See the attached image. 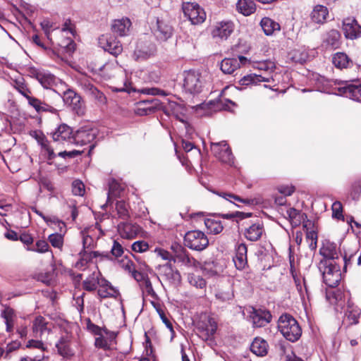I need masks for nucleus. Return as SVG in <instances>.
<instances>
[{
    "label": "nucleus",
    "instance_id": "nucleus-33",
    "mask_svg": "<svg viewBox=\"0 0 361 361\" xmlns=\"http://www.w3.org/2000/svg\"><path fill=\"white\" fill-rule=\"evenodd\" d=\"M361 315V309L353 303L348 302L347 309L345 313V319L350 325H355L359 323Z\"/></svg>",
    "mask_w": 361,
    "mask_h": 361
},
{
    "label": "nucleus",
    "instance_id": "nucleus-58",
    "mask_svg": "<svg viewBox=\"0 0 361 361\" xmlns=\"http://www.w3.org/2000/svg\"><path fill=\"white\" fill-rule=\"evenodd\" d=\"M332 217L338 220H344V216L343 214V204L340 201H336L331 206Z\"/></svg>",
    "mask_w": 361,
    "mask_h": 361
},
{
    "label": "nucleus",
    "instance_id": "nucleus-40",
    "mask_svg": "<svg viewBox=\"0 0 361 361\" xmlns=\"http://www.w3.org/2000/svg\"><path fill=\"white\" fill-rule=\"evenodd\" d=\"M204 224L208 233L214 235L221 233L224 227L223 221L217 219V216L205 219Z\"/></svg>",
    "mask_w": 361,
    "mask_h": 361
},
{
    "label": "nucleus",
    "instance_id": "nucleus-53",
    "mask_svg": "<svg viewBox=\"0 0 361 361\" xmlns=\"http://www.w3.org/2000/svg\"><path fill=\"white\" fill-rule=\"evenodd\" d=\"M348 195L353 200L357 201L360 199L361 196V178L355 180L351 184Z\"/></svg>",
    "mask_w": 361,
    "mask_h": 361
},
{
    "label": "nucleus",
    "instance_id": "nucleus-39",
    "mask_svg": "<svg viewBox=\"0 0 361 361\" xmlns=\"http://www.w3.org/2000/svg\"><path fill=\"white\" fill-rule=\"evenodd\" d=\"M94 259H96V263L104 260L112 259L111 255L107 252H100L99 251H85L83 252L82 259L85 260L87 262H92Z\"/></svg>",
    "mask_w": 361,
    "mask_h": 361
},
{
    "label": "nucleus",
    "instance_id": "nucleus-30",
    "mask_svg": "<svg viewBox=\"0 0 361 361\" xmlns=\"http://www.w3.org/2000/svg\"><path fill=\"white\" fill-rule=\"evenodd\" d=\"M332 63L336 68L341 70L353 66V60L343 51H338L332 56Z\"/></svg>",
    "mask_w": 361,
    "mask_h": 361
},
{
    "label": "nucleus",
    "instance_id": "nucleus-14",
    "mask_svg": "<svg viewBox=\"0 0 361 361\" xmlns=\"http://www.w3.org/2000/svg\"><path fill=\"white\" fill-rule=\"evenodd\" d=\"M255 328L264 327L271 322L272 315L267 310L253 308L250 315Z\"/></svg>",
    "mask_w": 361,
    "mask_h": 361
},
{
    "label": "nucleus",
    "instance_id": "nucleus-63",
    "mask_svg": "<svg viewBox=\"0 0 361 361\" xmlns=\"http://www.w3.org/2000/svg\"><path fill=\"white\" fill-rule=\"evenodd\" d=\"M149 244L145 240H137L134 242L132 245V250L135 252H145L149 250Z\"/></svg>",
    "mask_w": 361,
    "mask_h": 361
},
{
    "label": "nucleus",
    "instance_id": "nucleus-12",
    "mask_svg": "<svg viewBox=\"0 0 361 361\" xmlns=\"http://www.w3.org/2000/svg\"><path fill=\"white\" fill-rule=\"evenodd\" d=\"M63 102L69 106L78 115L84 114V104L82 97L73 90L68 89L63 92Z\"/></svg>",
    "mask_w": 361,
    "mask_h": 361
},
{
    "label": "nucleus",
    "instance_id": "nucleus-47",
    "mask_svg": "<svg viewBox=\"0 0 361 361\" xmlns=\"http://www.w3.org/2000/svg\"><path fill=\"white\" fill-rule=\"evenodd\" d=\"M80 235L82 238V250L80 252V255L81 256V258L83 256V252L85 251H89V250H91L94 246V241L93 238L89 234V230L85 229L80 232Z\"/></svg>",
    "mask_w": 361,
    "mask_h": 361
},
{
    "label": "nucleus",
    "instance_id": "nucleus-18",
    "mask_svg": "<svg viewBox=\"0 0 361 361\" xmlns=\"http://www.w3.org/2000/svg\"><path fill=\"white\" fill-rule=\"evenodd\" d=\"M118 231L122 238L131 240L142 232V228L137 224L121 223L118 225Z\"/></svg>",
    "mask_w": 361,
    "mask_h": 361
},
{
    "label": "nucleus",
    "instance_id": "nucleus-1",
    "mask_svg": "<svg viewBox=\"0 0 361 361\" xmlns=\"http://www.w3.org/2000/svg\"><path fill=\"white\" fill-rule=\"evenodd\" d=\"M255 68L266 72L264 75H257L250 73L245 75L239 80V85L241 86L259 85L261 82L274 83V79L272 73L276 69L274 62L271 60H265L255 62L253 66Z\"/></svg>",
    "mask_w": 361,
    "mask_h": 361
},
{
    "label": "nucleus",
    "instance_id": "nucleus-11",
    "mask_svg": "<svg viewBox=\"0 0 361 361\" xmlns=\"http://www.w3.org/2000/svg\"><path fill=\"white\" fill-rule=\"evenodd\" d=\"M98 43L104 51L116 57L123 51V46L115 37L102 35L98 39Z\"/></svg>",
    "mask_w": 361,
    "mask_h": 361
},
{
    "label": "nucleus",
    "instance_id": "nucleus-17",
    "mask_svg": "<svg viewBox=\"0 0 361 361\" xmlns=\"http://www.w3.org/2000/svg\"><path fill=\"white\" fill-rule=\"evenodd\" d=\"M51 135L54 142L73 143L74 134L72 128L67 124L62 123L59 125Z\"/></svg>",
    "mask_w": 361,
    "mask_h": 361
},
{
    "label": "nucleus",
    "instance_id": "nucleus-34",
    "mask_svg": "<svg viewBox=\"0 0 361 361\" xmlns=\"http://www.w3.org/2000/svg\"><path fill=\"white\" fill-rule=\"evenodd\" d=\"M287 215L288 216L289 221L292 227H298L301 224L302 226L304 225V221H310L307 219V216L305 213L302 212L300 210H298L295 208H289L287 212Z\"/></svg>",
    "mask_w": 361,
    "mask_h": 361
},
{
    "label": "nucleus",
    "instance_id": "nucleus-57",
    "mask_svg": "<svg viewBox=\"0 0 361 361\" xmlns=\"http://www.w3.org/2000/svg\"><path fill=\"white\" fill-rule=\"evenodd\" d=\"M87 329L91 333L96 336H102L104 331L106 334H109V331L106 328H102L92 322L91 319L88 318L87 320Z\"/></svg>",
    "mask_w": 361,
    "mask_h": 361
},
{
    "label": "nucleus",
    "instance_id": "nucleus-4",
    "mask_svg": "<svg viewBox=\"0 0 361 361\" xmlns=\"http://www.w3.org/2000/svg\"><path fill=\"white\" fill-rule=\"evenodd\" d=\"M197 334L203 341H212L217 330V323L214 318L204 315L197 322Z\"/></svg>",
    "mask_w": 361,
    "mask_h": 361
},
{
    "label": "nucleus",
    "instance_id": "nucleus-45",
    "mask_svg": "<svg viewBox=\"0 0 361 361\" xmlns=\"http://www.w3.org/2000/svg\"><path fill=\"white\" fill-rule=\"evenodd\" d=\"M99 276H101L100 274H96L95 273L88 276L82 281V288L87 292L95 291L100 283L101 278H99Z\"/></svg>",
    "mask_w": 361,
    "mask_h": 361
},
{
    "label": "nucleus",
    "instance_id": "nucleus-35",
    "mask_svg": "<svg viewBox=\"0 0 361 361\" xmlns=\"http://www.w3.org/2000/svg\"><path fill=\"white\" fill-rule=\"evenodd\" d=\"M329 16L327 7L323 5H317L314 7L310 14L312 20L317 24H324Z\"/></svg>",
    "mask_w": 361,
    "mask_h": 361
},
{
    "label": "nucleus",
    "instance_id": "nucleus-29",
    "mask_svg": "<svg viewBox=\"0 0 361 361\" xmlns=\"http://www.w3.org/2000/svg\"><path fill=\"white\" fill-rule=\"evenodd\" d=\"M49 324L42 316L35 317L32 327L34 337L41 338L44 334H49L50 331Z\"/></svg>",
    "mask_w": 361,
    "mask_h": 361
},
{
    "label": "nucleus",
    "instance_id": "nucleus-9",
    "mask_svg": "<svg viewBox=\"0 0 361 361\" xmlns=\"http://www.w3.org/2000/svg\"><path fill=\"white\" fill-rule=\"evenodd\" d=\"M183 76V87L187 92L195 94L202 91V82L199 73L194 71H185Z\"/></svg>",
    "mask_w": 361,
    "mask_h": 361
},
{
    "label": "nucleus",
    "instance_id": "nucleus-20",
    "mask_svg": "<svg viewBox=\"0 0 361 361\" xmlns=\"http://www.w3.org/2000/svg\"><path fill=\"white\" fill-rule=\"evenodd\" d=\"M322 42L326 48L339 49L342 45L341 34L336 29H331L324 34Z\"/></svg>",
    "mask_w": 361,
    "mask_h": 361
},
{
    "label": "nucleus",
    "instance_id": "nucleus-60",
    "mask_svg": "<svg viewBox=\"0 0 361 361\" xmlns=\"http://www.w3.org/2000/svg\"><path fill=\"white\" fill-rule=\"evenodd\" d=\"M252 216L251 212H235L230 214H219V216H221L224 219H231L233 218H238L239 220H243L247 218H250Z\"/></svg>",
    "mask_w": 361,
    "mask_h": 361
},
{
    "label": "nucleus",
    "instance_id": "nucleus-28",
    "mask_svg": "<svg viewBox=\"0 0 361 361\" xmlns=\"http://www.w3.org/2000/svg\"><path fill=\"white\" fill-rule=\"evenodd\" d=\"M95 138V134L92 129L81 128L73 135V143L85 145L90 143Z\"/></svg>",
    "mask_w": 361,
    "mask_h": 361
},
{
    "label": "nucleus",
    "instance_id": "nucleus-64",
    "mask_svg": "<svg viewBox=\"0 0 361 361\" xmlns=\"http://www.w3.org/2000/svg\"><path fill=\"white\" fill-rule=\"evenodd\" d=\"M42 149L47 153V159L52 160L56 157V154L54 152L53 147L50 145L49 141L47 139L39 144Z\"/></svg>",
    "mask_w": 361,
    "mask_h": 361
},
{
    "label": "nucleus",
    "instance_id": "nucleus-61",
    "mask_svg": "<svg viewBox=\"0 0 361 361\" xmlns=\"http://www.w3.org/2000/svg\"><path fill=\"white\" fill-rule=\"evenodd\" d=\"M84 86L85 87V90L98 100L102 102L104 99H105L104 94L93 85L87 83L85 84Z\"/></svg>",
    "mask_w": 361,
    "mask_h": 361
},
{
    "label": "nucleus",
    "instance_id": "nucleus-8",
    "mask_svg": "<svg viewBox=\"0 0 361 361\" xmlns=\"http://www.w3.org/2000/svg\"><path fill=\"white\" fill-rule=\"evenodd\" d=\"M173 252V261L182 263L188 267H197L199 264L197 260L192 257L188 250L178 243H173L171 245Z\"/></svg>",
    "mask_w": 361,
    "mask_h": 361
},
{
    "label": "nucleus",
    "instance_id": "nucleus-42",
    "mask_svg": "<svg viewBox=\"0 0 361 361\" xmlns=\"http://www.w3.org/2000/svg\"><path fill=\"white\" fill-rule=\"evenodd\" d=\"M236 8L239 13L248 16L255 12L256 4L254 0H238Z\"/></svg>",
    "mask_w": 361,
    "mask_h": 361
},
{
    "label": "nucleus",
    "instance_id": "nucleus-32",
    "mask_svg": "<svg viewBox=\"0 0 361 361\" xmlns=\"http://www.w3.org/2000/svg\"><path fill=\"white\" fill-rule=\"evenodd\" d=\"M97 295L100 298H116L118 290L104 278H101Z\"/></svg>",
    "mask_w": 361,
    "mask_h": 361
},
{
    "label": "nucleus",
    "instance_id": "nucleus-13",
    "mask_svg": "<svg viewBox=\"0 0 361 361\" xmlns=\"http://www.w3.org/2000/svg\"><path fill=\"white\" fill-rule=\"evenodd\" d=\"M234 28V23L231 20L217 22L213 27L211 34L213 38L227 39L233 32Z\"/></svg>",
    "mask_w": 361,
    "mask_h": 361
},
{
    "label": "nucleus",
    "instance_id": "nucleus-5",
    "mask_svg": "<svg viewBox=\"0 0 361 361\" xmlns=\"http://www.w3.org/2000/svg\"><path fill=\"white\" fill-rule=\"evenodd\" d=\"M184 245L191 250L202 251L208 246L209 240L202 231H190L184 236Z\"/></svg>",
    "mask_w": 361,
    "mask_h": 361
},
{
    "label": "nucleus",
    "instance_id": "nucleus-10",
    "mask_svg": "<svg viewBox=\"0 0 361 361\" xmlns=\"http://www.w3.org/2000/svg\"><path fill=\"white\" fill-rule=\"evenodd\" d=\"M341 30L346 39L355 40L361 37V25L354 17L343 19Z\"/></svg>",
    "mask_w": 361,
    "mask_h": 361
},
{
    "label": "nucleus",
    "instance_id": "nucleus-21",
    "mask_svg": "<svg viewBox=\"0 0 361 361\" xmlns=\"http://www.w3.org/2000/svg\"><path fill=\"white\" fill-rule=\"evenodd\" d=\"M161 102L157 99L142 100L137 103V114L140 116L149 115L159 109Z\"/></svg>",
    "mask_w": 361,
    "mask_h": 361
},
{
    "label": "nucleus",
    "instance_id": "nucleus-43",
    "mask_svg": "<svg viewBox=\"0 0 361 361\" xmlns=\"http://www.w3.org/2000/svg\"><path fill=\"white\" fill-rule=\"evenodd\" d=\"M13 87L18 91L21 95H23L27 102L33 97L32 92L27 83L25 82V80H15L12 83Z\"/></svg>",
    "mask_w": 361,
    "mask_h": 361
},
{
    "label": "nucleus",
    "instance_id": "nucleus-19",
    "mask_svg": "<svg viewBox=\"0 0 361 361\" xmlns=\"http://www.w3.org/2000/svg\"><path fill=\"white\" fill-rule=\"evenodd\" d=\"M264 233V224L262 221H257L245 228L243 234L247 240L256 242L260 240Z\"/></svg>",
    "mask_w": 361,
    "mask_h": 361
},
{
    "label": "nucleus",
    "instance_id": "nucleus-38",
    "mask_svg": "<svg viewBox=\"0 0 361 361\" xmlns=\"http://www.w3.org/2000/svg\"><path fill=\"white\" fill-rule=\"evenodd\" d=\"M154 49L150 46H147L143 42L137 44L134 51V56L136 60L147 59L154 54Z\"/></svg>",
    "mask_w": 361,
    "mask_h": 361
},
{
    "label": "nucleus",
    "instance_id": "nucleus-49",
    "mask_svg": "<svg viewBox=\"0 0 361 361\" xmlns=\"http://www.w3.org/2000/svg\"><path fill=\"white\" fill-rule=\"evenodd\" d=\"M227 87H225L221 92L219 99H217V107L220 110L231 111L232 108L236 106V104L228 99L224 98V94Z\"/></svg>",
    "mask_w": 361,
    "mask_h": 361
},
{
    "label": "nucleus",
    "instance_id": "nucleus-51",
    "mask_svg": "<svg viewBox=\"0 0 361 361\" xmlns=\"http://www.w3.org/2000/svg\"><path fill=\"white\" fill-rule=\"evenodd\" d=\"M290 60L295 63L302 64L307 59V54L300 49H293L289 53Z\"/></svg>",
    "mask_w": 361,
    "mask_h": 361
},
{
    "label": "nucleus",
    "instance_id": "nucleus-37",
    "mask_svg": "<svg viewBox=\"0 0 361 361\" xmlns=\"http://www.w3.org/2000/svg\"><path fill=\"white\" fill-rule=\"evenodd\" d=\"M268 343L261 338H255L250 345V350L257 356L263 357L268 353Z\"/></svg>",
    "mask_w": 361,
    "mask_h": 361
},
{
    "label": "nucleus",
    "instance_id": "nucleus-48",
    "mask_svg": "<svg viewBox=\"0 0 361 361\" xmlns=\"http://www.w3.org/2000/svg\"><path fill=\"white\" fill-rule=\"evenodd\" d=\"M215 193L216 195H218L219 196L224 198L225 200H226L231 202H233V200H235L238 202H241L245 204L250 205V204H252L253 202H254L253 200L248 199V198L243 199L238 195H234V194L230 193V192H216Z\"/></svg>",
    "mask_w": 361,
    "mask_h": 361
},
{
    "label": "nucleus",
    "instance_id": "nucleus-2",
    "mask_svg": "<svg viewBox=\"0 0 361 361\" xmlns=\"http://www.w3.org/2000/svg\"><path fill=\"white\" fill-rule=\"evenodd\" d=\"M277 327L283 336L292 343L298 341L302 336L301 326L290 314L285 313L280 316Z\"/></svg>",
    "mask_w": 361,
    "mask_h": 361
},
{
    "label": "nucleus",
    "instance_id": "nucleus-7",
    "mask_svg": "<svg viewBox=\"0 0 361 361\" xmlns=\"http://www.w3.org/2000/svg\"><path fill=\"white\" fill-rule=\"evenodd\" d=\"M211 151L214 155L222 163L233 166L234 164V156L231 148L226 141L212 143Z\"/></svg>",
    "mask_w": 361,
    "mask_h": 361
},
{
    "label": "nucleus",
    "instance_id": "nucleus-6",
    "mask_svg": "<svg viewBox=\"0 0 361 361\" xmlns=\"http://www.w3.org/2000/svg\"><path fill=\"white\" fill-rule=\"evenodd\" d=\"M182 8L185 17L192 25H200L206 20V12L195 2H184Z\"/></svg>",
    "mask_w": 361,
    "mask_h": 361
},
{
    "label": "nucleus",
    "instance_id": "nucleus-46",
    "mask_svg": "<svg viewBox=\"0 0 361 361\" xmlns=\"http://www.w3.org/2000/svg\"><path fill=\"white\" fill-rule=\"evenodd\" d=\"M118 77L121 78V82H118L116 81L113 82L114 85L111 86L112 91L116 92H130V89L128 87V85H130V83L128 81L126 74L123 72H121L118 75Z\"/></svg>",
    "mask_w": 361,
    "mask_h": 361
},
{
    "label": "nucleus",
    "instance_id": "nucleus-52",
    "mask_svg": "<svg viewBox=\"0 0 361 361\" xmlns=\"http://www.w3.org/2000/svg\"><path fill=\"white\" fill-rule=\"evenodd\" d=\"M188 281L191 286L200 289L204 288L207 285L204 278L193 273L188 275Z\"/></svg>",
    "mask_w": 361,
    "mask_h": 361
},
{
    "label": "nucleus",
    "instance_id": "nucleus-59",
    "mask_svg": "<svg viewBox=\"0 0 361 361\" xmlns=\"http://www.w3.org/2000/svg\"><path fill=\"white\" fill-rule=\"evenodd\" d=\"M48 240L54 247L60 250L62 249L63 245V236L61 234L58 233H52L49 235Z\"/></svg>",
    "mask_w": 361,
    "mask_h": 361
},
{
    "label": "nucleus",
    "instance_id": "nucleus-25",
    "mask_svg": "<svg viewBox=\"0 0 361 361\" xmlns=\"http://www.w3.org/2000/svg\"><path fill=\"white\" fill-rule=\"evenodd\" d=\"M340 90L346 97L361 102V84L359 81L346 83L345 86L340 87Z\"/></svg>",
    "mask_w": 361,
    "mask_h": 361
},
{
    "label": "nucleus",
    "instance_id": "nucleus-44",
    "mask_svg": "<svg viewBox=\"0 0 361 361\" xmlns=\"http://www.w3.org/2000/svg\"><path fill=\"white\" fill-rule=\"evenodd\" d=\"M260 25L266 35H271L275 31L281 30L279 23L269 17L263 18L261 20Z\"/></svg>",
    "mask_w": 361,
    "mask_h": 361
},
{
    "label": "nucleus",
    "instance_id": "nucleus-26",
    "mask_svg": "<svg viewBox=\"0 0 361 361\" xmlns=\"http://www.w3.org/2000/svg\"><path fill=\"white\" fill-rule=\"evenodd\" d=\"M71 336L66 334L61 336L56 344L59 354L63 357H69L74 355V352L71 348Z\"/></svg>",
    "mask_w": 361,
    "mask_h": 361
},
{
    "label": "nucleus",
    "instance_id": "nucleus-24",
    "mask_svg": "<svg viewBox=\"0 0 361 361\" xmlns=\"http://www.w3.org/2000/svg\"><path fill=\"white\" fill-rule=\"evenodd\" d=\"M28 104L39 114L42 113L56 114L58 111L52 104L47 103L44 100L39 99L35 97H32L29 100Z\"/></svg>",
    "mask_w": 361,
    "mask_h": 361
},
{
    "label": "nucleus",
    "instance_id": "nucleus-22",
    "mask_svg": "<svg viewBox=\"0 0 361 361\" xmlns=\"http://www.w3.org/2000/svg\"><path fill=\"white\" fill-rule=\"evenodd\" d=\"M159 271L160 275L170 283H176L181 280L180 272L169 262L159 266Z\"/></svg>",
    "mask_w": 361,
    "mask_h": 361
},
{
    "label": "nucleus",
    "instance_id": "nucleus-50",
    "mask_svg": "<svg viewBox=\"0 0 361 361\" xmlns=\"http://www.w3.org/2000/svg\"><path fill=\"white\" fill-rule=\"evenodd\" d=\"M128 209V204L123 200L117 201L116 203V209L118 218L123 220H128L130 218V215Z\"/></svg>",
    "mask_w": 361,
    "mask_h": 361
},
{
    "label": "nucleus",
    "instance_id": "nucleus-23",
    "mask_svg": "<svg viewBox=\"0 0 361 361\" xmlns=\"http://www.w3.org/2000/svg\"><path fill=\"white\" fill-rule=\"evenodd\" d=\"M131 25L132 23L127 17L115 19L111 23V31L120 37H124L129 34Z\"/></svg>",
    "mask_w": 361,
    "mask_h": 361
},
{
    "label": "nucleus",
    "instance_id": "nucleus-62",
    "mask_svg": "<svg viewBox=\"0 0 361 361\" xmlns=\"http://www.w3.org/2000/svg\"><path fill=\"white\" fill-rule=\"evenodd\" d=\"M72 192L75 195L83 196L85 192L84 183L80 180H75L72 183Z\"/></svg>",
    "mask_w": 361,
    "mask_h": 361
},
{
    "label": "nucleus",
    "instance_id": "nucleus-3",
    "mask_svg": "<svg viewBox=\"0 0 361 361\" xmlns=\"http://www.w3.org/2000/svg\"><path fill=\"white\" fill-rule=\"evenodd\" d=\"M318 269L322 274L323 281L329 288H336L341 279L339 262L330 263L326 260H320Z\"/></svg>",
    "mask_w": 361,
    "mask_h": 361
},
{
    "label": "nucleus",
    "instance_id": "nucleus-31",
    "mask_svg": "<svg viewBox=\"0 0 361 361\" xmlns=\"http://www.w3.org/2000/svg\"><path fill=\"white\" fill-rule=\"evenodd\" d=\"M345 293L341 288H329L326 290V299L331 305H342Z\"/></svg>",
    "mask_w": 361,
    "mask_h": 361
},
{
    "label": "nucleus",
    "instance_id": "nucleus-15",
    "mask_svg": "<svg viewBox=\"0 0 361 361\" xmlns=\"http://www.w3.org/2000/svg\"><path fill=\"white\" fill-rule=\"evenodd\" d=\"M247 61V58L243 56H238V58H225L221 62L220 69L224 73L231 75L240 68L241 64H245Z\"/></svg>",
    "mask_w": 361,
    "mask_h": 361
},
{
    "label": "nucleus",
    "instance_id": "nucleus-27",
    "mask_svg": "<svg viewBox=\"0 0 361 361\" xmlns=\"http://www.w3.org/2000/svg\"><path fill=\"white\" fill-rule=\"evenodd\" d=\"M247 247L245 243H240L235 248V255L233 260L236 269H244L247 266Z\"/></svg>",
    "mask_w": 361,
    "mask_h": 361
},
{
    "label": "nucleus",
    "instance_id": "nucleus-16",
    "mask_svg": "<svg viewBox=\"0 0 361 361\" xmlns=\"http://www.w3.org/2000/svg\"><path fill=\"white\" fill-rule=\"evenodd\" d=\"M319 254L323 257L321 260H326L330 263L337 262L336 260L339 259L341 255L336 245L327 240L323 243L322 247L319 249Z\"/></svg>",
    "mask_w": 361,
    "mask_h": 361
},
{
    "label": "nucleus",
    "instance_id": "nucleus-36",
    "mask_svg": "<svg viewBox=\"0 0 361 361\" xmlns=\"http://www.w3.org/2000/svg\"><path fill=\"white\" fill-rule=\"evenodd\" d=\"M302 228L305 231L307 240H311L310 247L315 250L317 244V232L315 230L314 224L312 221H305Z\"/></svg>",
    "mask_w": 361,
    "mask_h": 361
},
{
    "label": "nucleus",
    "instance_id": "nucleus-41",
    "mask_svg": "<svg viewBox=\"0 0 361 361\" xmlns=\"http://www.w3.org/2000/svg\"><path fill=\"white\" fill-rule=\"evenodd\" d=\"M1 316L5 320L6 331L11 333L14 328L15 310L9 306H5L4 310L1 313Z\"/></svg>",
    "mask_w": 361,
    "mask_h": 361
},
{
    "label": "nucleus",
    "instance_id": "nucleus-55",
    "mask_svg": "<svg viewBox=\"0 0 361 361\" xmlns=\"http://www.w3.org/2000/svg\"><path fill=\"white\" fill-rule=\"evenodd\" d=\"M38 82L43 87L48 89L54 85L55 77L49 73L42 72Z\"/></svg>",
    "mask_w": 361,
    "mask_h": 361
},
{
    "label": "nucleus",
    "instance_id": "nucleus-56",
    "mask_svg": "<svg viewBox=\"0 0 361 361\" xmlns=\"http://www.w3.org/2000/svg\"><path fill=\"white\" fill-rule=\"evenodd\" d=\"M154 307L156 309L157 312H158L160 318L161 319L162 322L166 324V327L170 329V331H173V325L170 320L167 318L164 310L162 309L161 305L158 302H152Z\"/></svg>",
    "mask_w": 361,
    "mask_h": 361
},
{
    "label": "nucleus",
    "instance_id": "nucleus-54",
    "mask_svg": "<svg viewBox=\"0 0 361 361\" xmlns=\"http://www.w3.org/2000/svg\"><path fill=\"white\" fill-rule=\"evenodd\" d=\"M27 250L39 253H45L49 250L48 243L44 240H39L31 247H27Z\"/></svg>",
    "mask_w": 361,
    "mask_h": 361
}]
</instances>
